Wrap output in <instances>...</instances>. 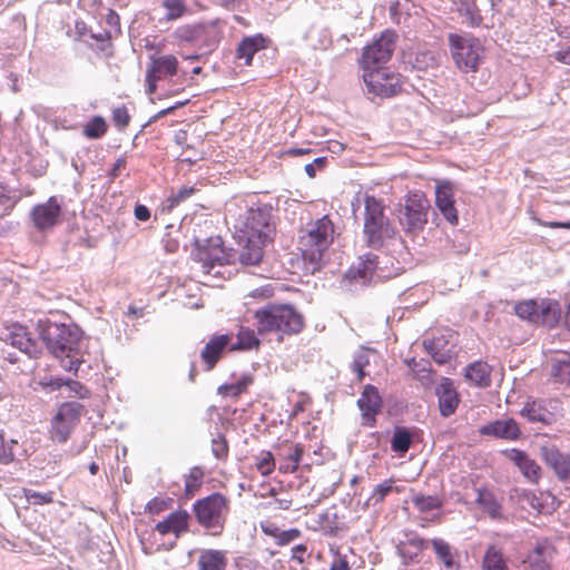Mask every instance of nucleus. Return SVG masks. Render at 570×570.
I'll use <instances>...</instances> for the list:
<instances>
[{"mask_svg": "<svg viewBox=\"0 0 570 570\" xmlns=\"http://www.w3.org/2000/svg\"><path fill=\"white\" fill-rule=\"evenodd\" d=\"M40 336L49 352L60 360L61 367L68 372H77L85 363V338L79 327L48 322L41 328Z\"/></svg>", "mask_w": 570, "mask_h": 570, "instance_id": "nucleus-1", "label": "nucleus"}, {"mask_svg": "<svg viewBox=\"0 0 570 570\" xmlns=\"http://www.w3.org/2000/svg\"><path fill=\"white\" fill-rule=\"evenodd\" d=\"M397 36L395 32L386 30L381 33L377 39L366 46L363 50L361 67L363 69V79L368 90H374L381 94H391L393 88L397 86L394 77L390 78L387 87L379 86V80L385 76L380 68H386L385 63L391 59L395 49Z\"/></svg>", "mask_w": 570, "mask_h": 570, "instance_id": "nucleus-2", "label": "nucleus"}, {"mask_svg": "<svg viewBox=\"0 0 570 570\" xmlns=\"http://www.w3.org/2000/svg\"><path fill=\"white\" fill-rule=\"evenodd\" d=\"M258 335H275L278 342L304 327V316L292 304L268 303L254 312Z\"/></svg>", "mask_w": 570, "mask_h": 570, "instance_id": "nucleus-3", "label": "nucleus"}, {"mask_svg": "<svg viewBox=\"0 0 570 570\" xmlns=\"http://www.w3.org/2000/svg\"><path fill=\"white\" fill-rule=\"evenodd\" d=\"M335 238V227L327 215L308 222L299 232L298 248L312 272L320 269Z\"/></svg>", "mask_w": 570, "mask_h": 570, "instance_id": "nucleus-4", "label": "nucleus"}, {"mask_svg": "<svg viewBox=\"0 0 570 570\" xmlns=\"http://www.w3.org/2000/svg\"><path fill=\"white\" fill-rule=\"evenodd\" d=\"M364 235L368 246L382 247L386 239L393 238L395 228L384 214V205L374 196L364 197Z\"/></svg>", "mask_w": 570, "mask_h": 570, "instance_id": "nucleus-5", "label": "nucleus"}, {"mask_svg": "<svg viewBox=\"0 0 570 570\" xmlns=\"http://www.w3.org/2000/svg\"><path fill=\"white\" fill-rule=\"evenodd\" d=\"M235 228L243 234L244 239L271 242L274 235L272 224V207L253 205L236 219Z\"/></svg>", "mask_w": 570, "mask_h": 570, "instance_id": "nucleus-6", "label": "nucleus"}, {"mask_svg": "<svg viewBox=\"0 0 570 570\" xmlns=\"http://www.w3.org/2000/svg\"><path fill=\"white\" fill-rule=\"evenodd\" d=\"M193 510L202 527L212 530L213 534H218L224 528L228 501L223 494L213 493L197 500Z\"/></svg>", "mask_w": 570, "mask_h": 570, "instance_id": "nucleus-7", "label": "nucleus"}, {"mask_svg": "<svg viewBox=\"0 0 570 570\" xmlns=\"http://www.w3.org/2000/svg\"><path fill=\"white\" fill-rule=\"evenodd\" d=\"M449 45L453 61L461 71H476L483 52V48L476 38L451 33Z\"/></svg>", "mask_w": 570, "mask_h": 570, "instance_id": "nucleus-8", "label": "nucleus"}, {"mask_svg": "<svg viewBox=\"0 0 570 570\" xmlns=\"http://www.w3.org/2000/svg\"><path fill=\"white\" fill-rule=\"evenodd\" d=\"M82 411L83 406L79 402L62 403L51 420L50 438L59 443L67 442L78 424Z\"/></svg>", "mask_w": 570, "mask_h": 570, "instance_id": "nucleus-9", "label": "nucleus"}, {"mask_svg": "<svg viewBox=\"0 0 570 570\" xmlns=\"http://www.w3.org/2000/svg\"><path fill=\"white\" fill-rule=\"evenodd\" d=\"M430 203L421 191L410 193L404 205L401 224L407 232L422 230L428 223Z\"/></svg>", "mask_w": 570, "mask_h": 570, "instance_id": "nucleus-10", "label": "nucleus"}, {"mask_svg": "<svg viewBox=\"0 0 570 570\" xmlns=\"http://www.w3.org/2000/svg\"><path fill=\"white\" fill-rule=\"evenodd\" d=\"M212 243L208 247L198 248L194 256L197 263L200 264V271L204 274L217 275L219 272L215 271V267L229 264L230 254L222 247L219 238L212 240Z\"/></svg>", "mask_w": 570, "mask_h": 570, "instance_id": "nucleus-11", "label": "nucleus"}, {"mask_svg": "<svg viewBox=\"0 0 570 570\" xmlns=\"http://www.w3.org/2000/svg\"><path fill=\"white\" fill-rule=\"evenodd\" d=\"M386 277L380 266L379 256L372 253L364 254L346 272V277L352 281L366 284L372 282L373 277Z\"/></svg>", "mask_w": 570, "mask_h": 570, "instance_id": "nucleus-12", "label": "nucleus"}, {"mask_svg": "<svg viewBox=\"0 0 570 570\" xmlns=\"http://www.w3.org/2000/svg\"><path fill=\"white\" fill-rule=\"evenodd\" d=\"M1 340L11 346L28 354L30 357H36L39 353L36 341L30 336L27 327L20 324H11L7 326L1 333Z\"/></svg>", "mask_w": 570, "mask_h": 570, "instance_id": "nucleus-13", "label": "nucleus"}, {"mask_svg": "<svg viewBox=\"0 0 570 570\" xmlns=\"http://www.w3.org/2000/svg\"><path fill=\"white\" fill-rule=\"evenodd\" d=\"M60 215L61 207L56 197H50L45 204H39L31 210L32 222L40 230L53 227Z\"/></svg>", "mask_w": 570, "mask_h": 570, "instance_id": "nucleus-14", "label": "nucleus"}, {"mask_svg": "<svg viewBox=\"0 0 570 570\" xmlns=\"http://www.w3.org/2000/svg\"><path fill=\"white\" fill-rule=\"evenodd\" d=\"M541 455L546 464L551 468L560 481L570 476V454L561 452L554 445L541 446Z\"/></svg>", "mask_w": 570, "mask_h": 570, "instance_id": "nucleus-15", "label": "nucleus"}, {"mask_svg": "<svg viewBox=\"0 0 570 570\" xmlns=\"http://www.w3.org/2000/svg\"><path fill=\"white\" fill-rule=\"evenodd\" d=\"M357 405L362 412L363 424L373 426L375 424V416L380 412L382 405V400L377 389L367 384L357 400Z\"/></svg>", "mask_w": 570, "mask_h": 570, "instance_id": "nucleus-16", "label": "nucleus"}, {"mask_svg": "<svg viewBox=\"0 0 570 570\" xmlns=\"http://www.w3.org/2000/svg\"><path fill=\"white\" fill-rule=\"evenodd\" d=\"M435 394L439 401L440 414L443 417L452 415L460 403V397L454 387L453 381L449 377H442L435 387Z\"/></svg>", "mask_w": 570, "mask_h": 570, "instance_id": "nucleus-17", "label": "nucleus"}, {"mask_svg": "<svg viewBox=\"0 0 570 570\" xmlns=\"http://www.w3.org/2000/svg\"><path fill=\"white\" fill-rule=\"evenodd\" d=\"M435 204L444 218L451 224L459 222L458 212L454 207V194L451 183L443 181L435 188Z\"/></svg>", "mask_w": 570, "mask_h": 570, "instance_id": "nucleus-18", "label": "nucleus"}, {"mask_svg": "<svg viewBox=\"0 0 570 570\" xmlns=\"http://www.w3.org/2000/svg\"><path fill=\"white\" fill-rule=\"evenodd\" d=\"M554 549L548 542H539L523 560V570H551Z\"/></svg>", "mask_w": 570, "mask_h": 570, "instance_id": "nucleus-19", "label": "nucleus"}, {"mask_svg": "<svg viewBox=\"0 0 570 570\" xmlns=\"http://www.w3.org/2000/svg\"><path fill=\"white\" fill-rule=\"evenodd\" d=\"M229 343L230 336L227 334L215 335L206 343L204 350L200 353V357L205 363L206 371H212L215 367L216 363L222 356V353Z\"/></svg>", "mask_w": 570, "mask_h": 570, "instance_id": "nucleus-20", "label": "nucleus"}, {"mask_svg": "<svg viewBox=\"0 0 570 570\" xmlns=\"http://www.w3.org/2000/svg\"><path fill=\"white\" fill-rule=\"evenodd\" d=\"M507 456L520 470V472L531 482H537L541 475V468L525 452L512 449L507 452Z\"/></svg>", "mask_w": 570, "mask_h": 570, "instance_id": "nucleus-21", "label": "nucleus"}, {"mask_svg": "<svg viewBox=\"0 0 570 570\" xmlns=\"http://www.w3.org/2000/svg\"><path fill=\"white\" fill-rule=\"evenodd\" d=\"M423 345L426 352L439 364L446 363L454 354V345L450 344L444 335L433 337L432 340H425Z\"/></svg>", "mask_w": 570, "mask_h": 570, "instance_id": "nucleus-22", "label": "nucleus"}, {"mask_svg": "<svg viewBox=\"0 0 570 570\" xmlns=\"http://www.w3.org/2000/svg\"><path fill=\"white\" fill-rule=\"evenodd\" d=\"M481 433L501 439L515 440L520 435L518 423L512 420H498L481 428Z\"/></svg>", "mask_w": 570, "mask_h": 570, "instance_id": "nucleus-23", "label": "nucleus"}, {"mask_svg": "<svg viewBox=\"0 0 570 570\" xmlns=\"http://www.w3.org/2000/svg\"><path fill=\"white\" fill-rule=\"evenodd\" d=\"M187 521L188 513L186 511H174L166 519L159 521L155 529L163 535L168 533L179 535L181 532L187 530Z\"/></svg>", "mask_w": 570, "mask_h": 570, "instance_id": "nucleus-24", "label": "nucleus"}, {"mask_svg": "<svg viewBox=\"0 0 570 570\" xmlns=\"http://www.w3.org/2000/svg\"><path fill=\"white\" fill-rule=\"evenodd\" d=\"M537 315L538 322L534 324H541L548 327H553L560 320L561 308L557 301L553 299H541L537 302Z\"/></svg>", "mask_w": 570, "mask_h": 570, "instance_id": "nucleus-25", "label": "nucleus"}, {"mask_svg": "<svg viewBox=\"0 0 570 570\" xmlns=\"http://www.w3.org/2000/svg\"><path fill=\"white\" fill-rule=\"evenodd\" d=\"M227 553L223 550H203L197 560V570H226Z\"/></svg>", "mask_w": 570, "mask_h": 570, "instance_id": "nucleus-26", "label": "nucleus"}, {"mask_svg": "<svg viewBox=\"0 0 570 570\" xmlns=\"http://www.w3.org/2000/svg\"><path fill=\"white\" fill-rule=\"evenodd\" d=\"M266 47V40L262 35H255L244 38L236 50V57L244 60L246 66L252 63L253 57L256 52Z\"/></svg>", "mask_w": 570, "mask_h": 570, "instance_id": "nucleus-27", "label": "nucleus"}, {"mask_svg": "<svg viewBox=\"0 0 570 570\" xmlns=\"http://www.w3.org/2000/svg\"><path fill=\"white\" fill-rule=\"evenodd\" d=\"M430 543L435 552L436 559L443 563L445 569L459 570V561L455 559L452 548L446 541L435 538L432 539Z\"/></svg>", "mask_w": 570, "mask_h": 570, "instance_id": "nucleus-28", "label": "nucleus"}, {"mask_svg": "<svg viewBox=\"0 0 570 570\" xmlns=\"http://www.w3.org/2000/svg\"><path fill=\"white\" fill-rule=\"evenodd\" d=\"M147 69L155 75H159L160 79L165 77H173L177 73L178 60L173 55L151 58V63Z\"/></svg>", "mask_w": 570, "mask_h": 570, "instance_id": "nucleus-29", "label": "nucleus"}, {"mask_svg": "<svg viewBox=\"0 0 570 570\" xmlns=\"http://www.w3.org/2000/svg\"><path fill=\"white\" fill-rule=\"evenodd\" d=\"M520 414L525 417L529 422L544 423L548 424L551 421L552 414L540 401H528Z\"/></svg>", "mask_w": 570, "mask_h": 570, "instance_id": "nucleus-30", "label": "nucleus"}, {"mask_svg": "<svg viewBox=\"0 0 570 570\" xmlns=\"http://www.w3.org/2000/svg\"><path fill=\"white\" fill-rule=\"evenodd\" d=\"M266 243V240L246 239V244L239 254V262L248 266L257 265L263 258V247Z\"/></svg>", "mask_w": 570, "mask_h": 570, "instance_id": "nucleus-31", "label": "nucleus"}, {"mask_svg": "<svg viewBox=\"0 0 570 570\" xmlns=\"http://www.w3.org/2000/svg\"><path fill=\"white\" fill-rule=\"evenodd\" d=\"M478 505L492 519H499L502 515V507L497 497L487 489H479L476 497Z\"/></svg>", "mask_w": 570, "mask_h": 570, "instance_id": "nucleus-32", "label": "nucleus"}, {"mask_svg": "<svg viewBox=\"0 0 570 570\" xmlns=\"http://www.w3.org/2000/svg\"><path fill=\"white\" fill-rule=\"evenodd\" d=\"M376 351L370 347L361 346L355 353L353 363L351 365L352 371L356 373L358 382H362L366 376L365 367L371 363L373 357H376Z\"/></svg>", "mask_w": 570, "mask_h": 570, "instance_id": "nucleus-33", "label": "nucleus"}, {"mask_svg": "<svg viewBox=\"0 0 570 570\" xmlns=\"http://www.w3.org/2000/svg\"><path fill=\"white\" fill-rule=\"evenodd\" d=\"M465 379L478 386H489L490 366L483 362L472 363L465 370Z\"/></svg>", "mask_w": 570, "mask_h": 570, "instance_id": "nucleus-34", "label": "nucleus"}, {"mask_svg": "<svg viewBox=\"0 0 570 570\" xmlns=\"http://www.w3.org/2000/svg\"><path fill=\"white\" fill-rule=\"evenodd\" d=\"M480 0H459L458 10L461 16L466 18L471 27H479L482 23Z\"/></svg>", "mask_w": 570, "mask_h": 570, "instance_id": "nucleus-35", "label": "nucleus"}, {"mask_svg": "<svg viewBox=\"0 0 570 570\" xmlns=\"http://www.w3.org/2000/svg\"><path fill=\"white\" fill-rule=\"evenodd\" d=\"M415 509H417L421 513H431L434 511H440L443 507V501L438 495H424L421 493H415L411 499Z\"/></svg>", "mask_w": 570, "mask_h": 570, "instance_id": "nucleus-36", "label": "nucleus"}, {"mask_svg": "<svg viewBox=\"0 0 570 570\" xmlns=\"http://www.w3.org/2000/svg\"><path fill=\"white\" fill-rule=\"evenodd\" d=\"M254 330L249 327H240L237 334V342L232 344V351H247L252 348H258L261 342Z\"/></svg>", "mask_w": 570, "mask_h": 570, "instance_id": "nucleus-37", "label": "nucleus"}, {"mask_svg": "<svg viewBox=\"0 0 570 570\" xmlns=\"http://www.w3.org/2000/svg\"><path fill=\"white\" fill-rule=\"evenodd\" d=\"M412 443V435L405 428L396 426L391 440V449L399 455L405 454Z\"/></svg>", "mask_w": 570, "mask_h": 570, "instance_id": "nucleus-38", "label": "nucleus"}, {"mask_svg": "<svg viewBox=\"0 0 570 570\" xmlns=\"http://www.w3.org/2000/svg\"><path fill=\"white\" fill-rule=\"evenodd\" d=\"M484 570H507V561L502 552L494 546L488 548L483 558Z\"/></svg>", "mask_w": 570, "mask_h": 570, "instance_id": "nucleus-39", "label": "nucleus"}, {"mask_svg": "<svg viewBox=\"0 0 570 570\" xmlns=\"http://www.w3.org/2000/svg\"><path fill=\"white\" fill-rule=\"evenodd\" d=\"M252 383V376L245 374L234 383L220 385L218 387V394L223 396H238L244 393Z\"/></svg>", "mask_w": 570, "mask_h": 570, "instance_id": "nucleus-40", "label": "nucleus"}, {"mask_svg": "<svg viewBox=\"0 0 570 570\" xmlns=\"http://www.w3.org/2000/svg\"><path fill=\"white\" fill-rule=\"evenodd\" d=\"M303 446L301 444H295L289 448V451L285 458V461L279 464V472L282 473H293L297 470L302 455H303Z\"/></svg>", "mask_w": 570, "mask_h": 570, "instance_id": "nucleus-41", "label": "nucleus"}, {"mask_svg": "<svg viewBox=\"0 0 570 570\" xmlns=\"http://www.w3.org/2000/svg\"><path fill=\"white\" fill-rule=\"evenodd\" d=\"M107 124L100 116H95L83 126V135L90 139H98L107 131Z\"/></svg>", "mask_w": 570, "mask_h": 570, "instance_id": "nucleus-42", "label": "nucleus"}, {"mask_svg": "<svg viewBox=\"0 0 570 570\" xmlns=\"http://www.w3.org/2000/svg\"><path fill=\"white\" fill-rule=\"evenodd\" d=\"M18 448V441L14 439L7 440L2 433H0V464H10L16 459V450Z\"/></svg>", "mask_w": 570, "mask_h": 570, "instance_id": "nucleus-43", "label": "nucleus"}, {"mask_svg": "<svg viewBox=\"0 0 570 570\" xmlns=\"http://www.w3.org/2000/svg\"><path fill=\"white\" fill-rule=\"evenodd\" d=\"M204 478V472L200 468L194 466L185 476V493L188 498L193 497L200 488Z\"/></svg>", "mask_w": 570, "mask_h": 570, "instance_id": "nucleus-44", "label": "nucleus"}, {"mask_svg": "<svg viewBox=\"0 0 570 570\" xmlns=\"http://www.w3.org/2000/svg\"><path fill=\"white\" fill-rule=\"evenodd\" d=\"M537 302L538 301L529 299V301L518 303L514 306L515 314L520 318L527 320L534 324L535 322H538Z\"/></svg>", "mask_w": 570, "mask_h": 570, "instance_id": "nucleus-45", "label": "nucleus"}, {"mask_svg": "<svg viewBox=\"0 0 570 570\" xmlns=\"http://www.w3.org/2000/svg\"><path fill=\"white\" fill-rule=\"evenodd\" d=\"M255 465L263 476L269 475L275 469L274 455L269 451H263L256 456Z\"/></svg>", "mask_w": 570, "mask_h": 570, "instance_id": "nucleus-46", "label": "nucleus"}, {"mask_svg": "<svg viewBox=\"0 0 570 570\" xmlns=\"http://www.w3.org/2000/svg\"><path fill=\"white\" fill-rule=\"evenodd\" d=\"M393 489V481L392 480H385L384 482L377 484L370 498L367 499L368 505H376L384 501L386 495L392 491Z\"/></svg>", "mask_w": 570, "mask_h": 570, "instance_id": "nucleus-47", "label": "nucleus"}, {"mask_svg": "<svg viewBox=\"0 0 570 570\" xmlns=\"http://www.w3.org/2000/svg\"><path fill=\"white\" fill-rule=\"evenodd\" d=\"M552 376L561 384L570 385V361L560 360L552 365Z\"/></svg>", "mask_w": 570, "mask_h": 570, "instance_id": "nucleus-48", "label": "nucleus"}, {"mask_svg": "<svg viewBox=\"0 0 570 570\" xmlns=\"http://www.w3.org/2000/svg\"><path fill=\"white\" fill-rule=\"evenodd\" d=\"M380 71H383V73H385L384 77H382L383 79L379 80L381 87H387L389 82L390 81V78L391 77H394L396 79V82H397V86L395 88H393V92L391 94H381V92H376L374 90H368V92L375 95V96H380V97H392V96H395L400 90H401V78H400V75L399 73H395L394 71L390 70L389 68H380L379 69Z\"/></svg>", "mask_w": 570, "mask_h": 570, "instance_id": "nucleus-49", "label": "nucleus"}, {"mask_svg": "<svg viewBox=\"0 0 570 570\" xmlns=\"http://www.w3.org/2000/svg\"><path fill=\"white\" fill-rule=\"evenodd\" d=\"M163 7L166 9V20L180 18L186 11V4L183 0H163Z\"/></svg>", "mask_w": 570, "mask_h": 570, "instance_id": "nucleus-50", "label": "nucleus"}, {"mask_svg": "<svg viewBox=\"0 0 570 570\" xmlns=\"http://www.w3.org/2000/svg\"><path fill=\"white\" fill-rule=\"evenodd\" d=\"M24 498L27 499L28 503L37 504V505H43L49 504L53 502V492L49 491L46 493L37 492L30 489H23L22 490Z\"/></svg>", "mask_w": 570, "mask_h": 570, "instance_id": "nucleus-51", "label": "nucleus"}, {"mask_svg": "<svg viewBox=\"0 0 570 570\" xmlns=\"http://www.w3.org/2000/svg\"><path fill=\"white\" fill-rule=\"evenodd\" d=\"M195 193H196V188L193 186H183L177 191H173L171 195L167 199L168 208L173 209L174 207L178 206L180 203L188 199Z\"/></svg>", "mask_w": 570, "mask_h": 570, "instance_id": "nucleus-52", "label": "nucleus"}, {"mask_svg": "<svg viewBox=\"0 0 570 570\" xmlns=\"http://www.w3.org/2000/svg\"><path fill=\"white\" fill-rule=\"evenodd\" d=\"M203 27H183L176 30V37L180 41L195 42L199 39L203 33Z\"/></svg>", "mask_w": 570, "mask_h": 570, "instance_id": "nucleus-53", "label": "nucleus"}, {"mask_svg": "<svg viewBox=\"0 0 570 570\" xmlns=\"http://www.w3.org/2000/svg\"><path fill=\"white\" fill-rule=\"evenodd\" d=\"M212 453L218 460H226L228 456V444L223 435L212 440Z\"/></svg>", "mask_w": 570, "mask_h": 570, "instance_id": "nucleus-54", "label": "nucleus"}, {"mask_svg": "<svg viewBox=\"0 0 570 570\" xmlns=\"http://www.w3.org/2000/svg\"><path fill=\"white\" fill-rule=\"evenodd\" d=\"M112 121L115 126L122 130L125 129L130 121V115L128 109L125 106H119L112 109Z\"/></svg>", "mask_w": 570, "mask_h": 570, "instance_id": "nucleus-55", "label": "nucleus"}, {"mask_svg": "<svg viewBox=\"0 0 570 570\" xmlns=\"http://www.w3.org/2000/svg\"><path fill=\"white\" fill-rule=\"evenodd\" d=\"M301 535H302L301 530L296 529V528H292L288 530H281L277 539L275 540V543L281 547L288 546L292 542L299 539Z\"/></svg>", "mask_w": 570, "mask_h": 570, "instance_id": "nucleus-56", "label": "nucleus"}, {"mask_svg": "<svg viewBox=\"0 0 570 570\" xmlns=\"http://www.w3.org/2000/svg\"><path fill=\"white\" fill-rule=\"evenodd\" d=\"M69 396H78L80 399H86L90 395L89 390L82 385L80 382L68 379L67 386Z\"/></svg>", "mask_w": 570, "mask_h": 570, "instance_id": "nucleus-57", "label": "nucleus"}, {"mask_svg": "<svg viewBox=\"0 0 570 570\" xmlns=\"http://www.w3.org/2000/svg\"><path fill=\"white\" fill-rule=\"evenodd\" d=\"M438 63L435 56L431 52H420L415 57L414 67L417 69H426Z\"/></svg>", "mask_w": 570, "mask_h": 570, "instance_id": "nucleus-58", "label": "nucleus"}, {"mask_svg": "<svg viewBox=\"0 0 570 570\" xmlns=\"http://www.w3.org/2000/svg\"><path fill=\"white\" fill-rule=\"evenodd\" d=\"M308 556L306 544H296L291 550V559L302 564Z\"/></svg>", "mask_w": 570, "mask_h": 570, "instance_id": "nucleus-59", "label": "nucleus"}, {"mask_svg": "<svg viewBox=\"0 0 570 570\" xmlns=\"http://www.w3.org/2000/svg\"><path fill=\"white\" fill-rule=\"evenodd\" d=\"M259 528L263 533H265L268 537H272L274 540L277 539L281 529L276 525V523L265 520L259 523Z\"/></svg>", "mask_w": 570, "mask_h": 570, "instance_id": "nucleus-60", "label": "nucleus"}, {"mask_svg": "<svg viewBox=\"0 0 570 570\" xmlns=\"http://www.w3.org/2000/svg\"><path fill=\"white\" fill-rule=\"evenodd\" d=\"M330 570H350V564L346 557L336 553L331 563Z\"/></svg>", "mask_w": 570, "mask_h": 570, "instance_id": "nucleus-61", "label": "nucleus"}, {"mask_svg": "<svg viewBox=\"0 0 570 570\" xmlns=\"http://www.w3.org/2000/svg\"><path fill=\"white\" fill-rule=\"evenodd\" d=\"M158 80H160L159 75H155L147 69L146 82H147V92L148 94H154L156 91Z\"/></svg>", "mask_w": 570, "mask_h": 570, "instance_id": "nucleus-62", "label": "nucleus"}, {"mask_svg": "<svg viewBox=\"0 0 570 570\" xmlns=\"http://www.w3.org/2000/svg\"><path fill=\"white\" fill-rule=\"evenodd\" d=\"M136 219L146 222L150 218V212L145 205H136L134 210Z\"/></svg>", "mask_w": 570, "mask_h": 570, "instance_id": "nucleus-63", "label": "nucleus"}, {"mask_svg": "<svg viewBox=\"0 0 570 570\" xmlns=\"http://www.w3.org/2000/svg\"><path fill=\"white\" fill-rule=\"evenodd\" d=\"M215 3L223 6L229 10L239 9L243 4V0H213Z\"/></svg>", "mask_w": 570, "mask_h": 570, "instance_id": "nucleus-64", "label": "nucleus"}]
</instances>
